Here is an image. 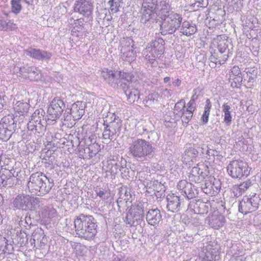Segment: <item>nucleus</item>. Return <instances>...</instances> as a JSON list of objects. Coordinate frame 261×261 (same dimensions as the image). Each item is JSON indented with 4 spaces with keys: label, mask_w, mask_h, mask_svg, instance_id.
Returning <instances> with one entry per match:
<instances>
[{
    "label": "nucleus",
    "mask_w": 261,
    "mask_h": 261,
    "mask_svg": "<svg viewBox=\"0 0 261 261\" xmlns=\"http://www.w3.org/2000/svg\"><path fill=\"white\" fill-rule=\"evenodd\" d=\"M74 224L76 234L85 240L93 239L97 232L96 221L91 215H80L74 219Z\"/></svg>",
    "instance_id": "f257e3e1"
},
{
    "label": "nucleus",
    "mask_w": 261,
    "mask_h": 261,
    "mask_svg": "<svg viewBox=\"0 0 261 261\" xmlns=\"http://www.w3.org/2000/svg\"><path fill=\"white\" fill-rule=\"evenodd\" d=\"M154 149L150 142L143 139L134 138L129 143V154L137 161H144L151 159Z\"/></svg>",
    "instance_id": "f03ea898"
},
{
    "label": "nucleus",
    "mask_w": 261,
    "mask_h": 261,
    "mask_svg": "<svg viewBox=\"0 0 261 261\" xmlns=\"http://www.w3.org/2000/svg\"><path fill=\"white\" fill-rule=\"evenodd\" d=\"M45 201L41 198H34V210H35L34 219L38 223L46 225L49 223L51 219L56 216L57 212L52 207L45 206Z\"/></svg>",
    "instance_id": "7ed1b4c3"
},
{
    "label": "nucleus",
    "mask_w": 261,
    "mask_h": 261,
    "mask_svg": "<svg viewBox=\"0 0 261 261\" xmlns=\"http://www.w3.org/2000/svg\"><path fill=\"white\" fill-rule=\"evenodd\" d=\"M164 43V40L161 37H157L148 43L142 51V55L146 60L150 64H153L163 54Z\"/></svg>",
    "instance_id": "20e7f679"
},
{
    "label": "nucleus",
    "mask_w": 261,
    "mask_h": 261,
    "mask_svg": "<svg viewBox=\"0 0 261 261\" xmlns=\"http://www.w3.org/2000/svg\"><path fill=\"white\" fill-rule=\"evenodd\" d=\"M164 18L160 24L161 33L163 35L173 34L179 28L182 20L180 14L174 12Z\"/></svg>",
    "instance_id": "39448f33"
},
{
    "label": "nucleus",
    "mask_w": 261,
    "mask_h": 261,
    "mask_svg": "<svg viewBox=\"0 0 261 261\" xmlns=\"http://www.w3.org/2000/svg\"><path fill=\"white\" fill-rule=\"evenodd\" d=\"M261 203V194L251 193L243 197L239 204L240 213L247 214L256 211Z\"/></svg>",
    "instance_id": "423d86ee"
},
{
    "label": "nucleus",
    "mask_w": 261,
    "mask_h": 261,
    "mask_svg": "<svg viewBox=\"0 0 261 261\" xmlns=\"http://www.w3.org/2000/svg\"><path fill=\"white\" fill-rule=\"evenodd\" d=\"M228 174L233 178H241L247 176L249 172L247 163L242 160H232L227 167Z\"/></svg>",
    "instance_id": "0eeeda50"
},
{
    "label": "nucleus",
    "mask_w": 261,
    "mask_h": 261,
    "mask_svg": "<svg viewBox=\"0 0 261 261\" xmlns=\"http://www.w3.org/2000/svg\"><path fill=\"white\" fill-rule=\"evenodd\" d=\"M85 105L82 101H77L73 103L70 109H66L64 114L65 122L80 119L85 113Z\"/></svg>",
    "instance_id": "6e6552de"
},
{
    "label": "nucleus",
    "mask_w": 261,
    "mask_h": 261,
    "mask_svg": "<svg viewBox=\"0 0 261 261\" xmlns=\"http://www.w3.org/2000/svg\"><path fill=\"white\" fill-rule=\"evenodd\" d=\"M219 246L214 242H210L203 247L202 251L199 254V259L200 261H215L218 260Z\"/></svg>",
    "instance_id": "1a4fd4ad"
},
{
    "label": "nucleus",
    "mask_w": 261,
    "mask_h": 261,
    "mask_svg": "<svg viewBox=\"0 0 261 261\" xmlns=\"http://www.w3.org/2000/svg\"><path fill=\"white\" fill-rule=\"evenodd\" d=\"M48 180L42 173L34 174V193L37 196H42L48 193L51 188L47 186Z\"/></svg>",
    "instance_id": "9d476101"
},
{
    "label": "nucleus",
    "mask_w": 261,
    "mask_h": 261,
    "mask_svg": "<svg viewBox=\"0 0 261 261\" xmlns=\"http://www.w3.org/2000/svg\"><path fill=\"white\" fill-rule=\"evenodd\" d=\"M65 108V105L62 99L58 97L54 98L48 108V119L55 121L59 118Z\"/></svg>",
    "instance_id": "9b49d317"
},
{
    "label": "nucleus",
    "mask_w": 261,
    "mask_h": 261,
    "mask_svg": "<svg viewBox=\"0 0 261 261\" xmlns=\"http://www.w3.org/2000/svg\"><path fill=\"white\" fill-rule=\"evenodd\" d=\"M209 173L208 167L206 165L198 164L197 166L192 168L189 178L191 181L200 183L208 177Z\"/></svg>",
    "instance_id": "f8f14e48"
},
{
    "label": "nucleus",
    "mask_w": 261,
    "mask_h": 261,
    "mask_svg": "<svg viewBox=\"0 0 261 261\" xmlns=\"http://www.w3.org/2000/svg\"><path fill=\"white\" fill-rule=\"evenodd\" d=\"M119 70L103 68L101 71L100 75L103 81L114 88H117L120 85Z\"/></svg>",
    "instance_id": "ddd939ff"
},
{
    "label": "nucleus",
    "mask_w": 261,
    "mask_h": 261,
    "mask_svg": "<svg viewBox=\"0 0 261 261\" xmlns=\"http://www.w3.org/2000/svg\"><path fill=\"white\" fill-rule=\"evenodd\" d=\"M94 9L92 0H76L74 4V12H77L85 17H89Z\"/></svg>",
    "instance_id": "4468645a"
},
{
    "label": "nucleus",
    "mask_w": 261,
    "mask_h": 261,
    "mask_svg": "<svg viewBox=\"0 0 261 261\" xmlns=\"http://www.w3.org/2000/svg\"><path fill=\"white\" fill-rule=\"evenodd\" d=\"M221 182L218 179H216L213 176L207 177V179L205 180V183L201 187L202 191L207 195L213 196L217 194L221 189Z\"/></svg>",
    "instance_id": "2eb2a0df"
},
{
    "label": "nucleus",
    "mask_w": 261,
    "mask_h": 261,
    "mask_svg": "<svg viewBox=\"0 0 261 261\" xmlns=\"http://www.w3.org/2000/svg\"><path fill=\"white\" fill-rule=\"evenodd\" d=\"M121 126L120 120L115 118L114 121L110 122L109 124H107L103 133V137L105 139H113L116 136H118Z\"/></svg>",
    "instance_id": "dca6fc26"
},
{
    "label": "nucleus",
    "mask_w": 261,
    "mask_h": 261,
    "mask_svg": "<svg viewBox=\"0 0 261 261\" xmlns=\"http://www.w3.org/2000/svg\"><path fill=\"white\" fill-rule=\"evenodd\" d=\"M177 189L188 199H192L198 195V191L191 183L186 180L179 181L177 186Z\"/></svg>",
    "instance_id": "f3484780"
},
{
    "label": "nucleus",
    "mask_w": 261,
    "mask_h": 261,
    "mask_svg": "<svg viewBox=\"0 0 261 261\" xmlns=\"http://www.w3.org/2000/svg\"><path fill=\"white\" fill-rule=\"evenodd\" d=\"M15 207L19 210H30L32 207L33 202L32 195L29 194L18 195L13 201Z\"/></svg>",
    "instance_id": "a211bd4d"
},
{
    "label": "nucleus",
    "mask_w": 261,
    "mask_h": 261,
    "mask_svg": "<svg viewBox=\"0 0 261 261\" xmlns=\"http://www.w3.org/2000/svg\"><path fill=\"white\" fill-rule=\"evenodd\" d=\"M208 209V204L200 200L190 201L188 207L189 212L200 215L207 213Z\"/></svg>",
    "instance_id": "6ab92c4d"
},
{
    "label": "nucleus",
    "mask_w": 261,
    "mask_h": 261,
    "mask_svg": "<svg viewBox=\"0 0 261 261\" xmlns=\"http://www.w3.org/2000/svg\"><path fill=\"white\" fill-rule=\"evenodd\" d=\"M72 27L71 33L73 35L76 37H82L88 33V24L83 18L74 20Z\"/></svg>",
    "instance_id": "aec40b11"
},
{
    "label": "nucleus",
    "mask_w": 261,
    "mask_h": 261,
    "mask_svg": "<svg viewBox=\"0 0 261 261\" xmlns=\"http://www.w3.org/2000/svg\"><path fill=\"white\" fill-rule=\"evenodd\" d=\"M166 199L167 201L166 208L168 211L177 213L180 211L181 203L178 196L174 193L169 194Z\"/></svg>",
    "instance_id": "412c9836"
},
{
    "label": "nucleus",
    "mask_w": 261,
    "mask_h": 261,
    "mask_svg": "<svg viewBox=\"0 0 261 261\" xmlns=\"http://www.w3.org/2000/svg\"><path fill=\"white\" fill-rule=\"evenodd\" d=\"M207 221L211 227L219 229L224 225L226 220L224 216L220 214L218 211H215L207 218Z\"/></svg>",
    "instance_id": "4be33fe9"
},
{
    "label": "nucleus",
    "mask_w": 261,
    "mask_h": 261,
    "mask_svg": "<svg viewBox=\"0 0 261 261\" xmlns=\"http://www.w3.org/2000/svg\"><path fill=\"white\" fill-rule=\"evenodd\" d=\"M146 220L151 225L154 226L159 224L162 220L160 211L157 208L149 210L146 214Z\"/></svg>",
    "instance_id": "5701e85b"
},
{
    "label": "nucleus",
    "mask_w": 261,
    "mask_h": 261,
    "mask_svg": "<svg viewBox=\"0 0 261 261\" xmlns=\"http://www.w3.org/2000/svg\"><path fill=\"white\" fill-rule=\"evenodd\" d=\"M156 20V15L154 10L142 9V15L141 18L142 23L149 27L151 23H154Z\"/></svg>",
    "instance_id": "b1692460"
},
{
    "label": "nucleus",
    "mask_w": 261,
    "mask_h": 261,
    "mask_svg": "<svg viewBox=\"0 0 261 261\" xmlns=\"http://www.w3.org/2000/svg\"><path fill=\"white\" fill-rule=\"evenodd\" d=\"M171 3L169 0L161 1L158 3L155 11L161 15L162 19L169 15V12L172 10Z\"/></svg>",
    "instance_id": "393cba45"
},
{
    "label": "nucleus",
    "mask_w": 261,
    "mask_h": 261,
    "mask_svg": "<svg viewBox=\"0 0 261 261\" xmlns=\"http://www.w3.org/2000/svg\"><path fill=\"white\" fill-rule=\"evenodd\" d=\"M144 203L139 202L129 211L137 220V224H140L144 217Z\"/></svg>",
    "instance_id": "a878e982"
},
{
    "label": "nucleus",
    "mask_w": 261,
    "mask_h": 261,
    "mask_svg": "<svg viewBox=\"0 0 261 261\" xmlns=\"http://www.w3.org/2000/svg\"><path fill=\"white\" fill-rule=\"evenodd\" d=\"M199 151L194 147H190L187 149L182 156L183 162L186 164H190L196 160Z\"/></svg>",
    "instance_id": "bb28decb"
},
{
    "label": "nucleus",
    "mask_w": 261,
    "mask_h": 261,
    "mask_svg": "<svg viewBox=\"0 0 261 261\" xmlns=\"http://www.w3.org/2000/svg\"><path fill=\"white\" fill-rule=\"evenodd\" d=\"M196 31V26L192 22L185 21L182 23L180 32L182 34L190 36L195 34Z\"/></svg>",
    "instance_id": "cd10ccee"
},
{
    "label": "nucleus",
    "mask_w": 261,
    "mask_h": 261,
    "mask_svg": "<svg viewBox=\"0 0 261 261\" xmlns=\"http://www.w3.org/2000/svg\"><path fill=\"white\" fill-rule=\"evenodd\" d=\"M123 91L130 102L133 103L139 99L140 92L137 89L129 86L126 89L124 87Z\"/></svg>",
    "instance_id": "c85d7f7f"
},
{
    "label": "nucleus",
    "mask_w": 261,
    "mask_h": 261,
    "mask_svg": "<svg viewBox=\"0 0 261 261\" xmlns=\"http://www.w3.org/2000/svg\"><path fill=\"white\" fill-rule=\"evenodd\" d=\"M243 25L253 30L258 24L257 18L251 14H247L241 18Z\"/></svg>",
    "instance_id": "c756f323"
},
{
    "label": "nucleus",
    "mask_w": 261,
    "mask_h": 261,
    "mask_svg": "<svg viewBox=\"0 0 261 261\" xmlns=\"http://www.w3.org/2000/svg\"><path fill=\"white\" fill-rule=\"evenodd\" d=\"M0 124L4 127L9 128V130L15 132L16 128V123L14 120L13 116L8 115L4 117L0 121Z\"/></svg>",
    "instance_id": "7c9ffc66"
},
{
    "label": "nucleus",
    "mask_w": 261,
    "mask_h": 261,
    "mask_svg": "<svg viewBox=\"0 0 261 261\" xmlns=\"http://www.w3.org/2000/svg\"><path fill=\"white\" fill-rule=\"evenodd\" d=\"M222 112L224 113V122L229 126L232 122V117L231 114L232 109L228 103H224L222 106Z\"/></svg>",
    "instance_id": "2f4dec72"
},
{
    "label": "nucleus",
    "mask_w": 261,
    "mask_h": 261,
    "mask_svg": "<svg viewBox=\"0 0 261 261\" xmlns=\"http://www.w3.org/2000/svg\"><path fill=\"white\" fill-rule=\"evenodd\" d=\"M212 106V105L210 99L207 98L206 99L205 105L204 107V111L200 118L201 121L204 125L206 124L208 122L209 116L210 114Z\"/></svg>",
    "instance_id": "473e14b6"
},
{
    "label": "nucleus",
    "mask_w": 261,
    "mask_h": 261,
    "mask_svg": "<svg viewBox=\"0 0 261 261\" xmlns=\"http://www.w3.org/2000/svg\"><path fill=\"white\" fill-rule=\"evenodd\" d=\"M94 191L97 196L99 197L102 200L105 201L111 196L110 191L108 188L96 187Z\"/></svg>",
    "instance_id": "72a5a7b5"
},
{
    "label": "nucleus",
    "mask_w": 261,
    "mask_h": 261,
    "mask_svg": "<svg viewBox=\"0 0 261 261\" xmlns=\"http://www.w3.org/2000/svg\"><path fill=\"white\" fill-rule=\"evenodd\" d=\"M120 73L119 75L120 84L122 86L121 83L123 82L125 85L132 83L134 80L135 76L133 73L129 72H125L122 70H120Z\"/></svg>",
    "instance_id": "f704fd0d"
},
{
    "label": "nucleus",
    "mask_w": 261,
    "mask_h": 261,
    "mask_svg": "<svg viewBox=\"0 0 261 261\" xmlns=\"http://www.w3.org/2000/svg\"><path fill=\"white\" fill-rule=\"evenodd\" d=\"M120 51L122 54V57L123 60L130 63L136 59V54L133 49L121 48Z\"/></svg>",
    "instance_id": "c9c22d12"
},
{
    "label": "nucleus",
    "mask_w": 261,
    "mask_h": 261,
    "mask_svg": "<svg viewBox=\"0 0 261 261\" xmlns=\"http://www.w3.org/2000/svg\"><path fill=\"white\" fill-rule=\"evenodd\" d=\"M44 130L45 127L42 124L39 123V125H34V131H35V132H34V134L37 137L36 142L37 145L41 144L42 141V137Z\"/></svg>",
    "instance_id": "e433bc0d"
},
{
    "label": "nucleus",
    "mask_w": 261,
    "mask_h": 261,
    "mask_svg": "<svg viewBox=\"0 0 261 261\" xmlns=\"http://www.w3.org/2000/svg\"><path fill=\"white\" fill-rule=\"evenodd\" d=\"M51 54L45 50L34 49V58L38 60H47L50 58Z\"/></svg>",
    "instance_id": "4c0bfd02"
},
{
    "label": "nucleus",
    "mask_w": 261,
    "mask_h": 261,
    "mask_svg": "<svg viewBox=\"0 0 261 261\" xmlns=\"http://www.w3.org/2000/svg\"><path fill=\"white\" fill-rule=\"evenodd\" d=\"M229 42L227 40H222L219 41L218 44V49L220 55H226L229 57V49H228V45Z\"/></svg>",
    "instance_id": "58836bf2"
},
{
    "label": "nucleus",
    "mask_w": 261,
    "mask_h": 261,
    "mask_svg": "<svg viewBox=\"0 0 261 261\" xmlns=\"http://www.w3.org/2000/svg\"><path fill=\"white\" fill-rule=\"evenodd\" d=\"M193 113L194 111L186 109L178 116L180 117L183 125H187L193 117Z\"/></svg>",
    "instance_id": "ea45409f"
},
{
    "label": "nucleus",
    "mask_w": 261,
    "mask_h": 261,
    "mask_svg": "<svg viewBox=\"0 0 261 261\" xmlns=\"http://www.w3.org/2000/svg\"><path fill=\"white\" fill-rule=\"evenodd\" d=\"M257 70L254 68H247L246 69V73L248 79V85L251 87L253 85V83L257 75Z\"/></svg>",
    "instance_id": "a19ab883"
},
{
    "label": "nucleus",
    "mask_w": 261,
    "mask_h": 261,
    "mask_svg": "<svg viewBox=\"0 0 261 261\" xmlns=\"http://www.w3.org/2000/svg\"><path fill=\"white\" fill-rule=\"evenodd\" d=\"M12 133L13 132L9 130V128L0 124V140L3 141H8L11 137Z\"/></svg>",
    "instance_id": "79ce46f5"
},
{
    "label": "nucleus",
    "mask_w": 261,
    "mask_h": 261,
    "mask_svg": "<svg viewBox=\"0 0 261 261\" xmlns=\"http://www.w3.org/2000/svg\"><path fill=\"white\" fill-rule=\"evenodd\" d=\"M121 2L122 0H110L108 2V5L110 6V12L112 14L118 12Z\"/></svg>",
    "instance_id": "37998d69"
},
{
    "label": "nucleus",
    "mask_w": 261,
    "mask_h": 261,
    "mask_svg": "<svg viewBox=\"0 0 261 261\" xmlns=\"http://www.w3.org/2000/svg\"><path fill=\"white\" fill-rule=\"evenodd\" d=\"M186 102L185 100L181 99L178 101L174 106V113L179 116L186 109Z\"/></svg>",
    "instance_id": "c03bdc74"
},
{
    "label": "nucleus",
    "mask_w": 261,
    "mask_h": 261,
    "mask_svg": "<svg viewBox=\"0 0 261 261\" xmlns=\"http://www.w3.org/2000/svg\"><path fill=\"white\" fill-rule=\"evenodd\" d=\"M158 4V0H143L142 3V9L155 11Z\"/></svg>",
    "instance_id": "a18cd8bd"
},
{
    "label": "nucleus",
    "mask_w": 261,
    "mask_h": 261,
    "mask_svg": "<svg viewBox=\"0 0 261 261\" xmlns=\"http://www.w3.org/2000/svg\"><path fill=\"white\" fill-rule=\"evenodd\" d=\"M44 110L42 109H37L34 112V122L35 124L34 125H39V123H41V120H43L44 118Z\"/></svg>",
    "instance_id": "49530a36"
},
{
    "label": "nucleus",
    "mask_w": 261,
    "mask_h": 261,
    "mask_svg": "<svg viewBox=\"0 0 261 261\" xmlns=\"http://www.w3.org/2000/svg\"><path fill=\"white\" fill-rule=\"evenodd\" d=\"M15 28V24L10 20H0V31L11 30Z\"/></svg>",
    "instance_id": "de8ad7c7"
},
{
    "label": "nucleus",
    "mask_w": 261,
    "mask_h": 261,
    "mask_svg": "<svg viewBox=\"0 0 261 261\" xmlns=\"http://www.w3.org/2000/svg\"><path fill=\"white\" fill-rule=\"evenodd\" d=\"M121 48H125L126 49H133L134 45V41L129 37L123 38L120 41Z\"/></svg>",
    "instance_id": "09e8293b"
},
{
    "label": "nucleus",
    "mask_w": 261,
    "mask_h": 261,
    "mask_svg": "<svg viewBox=\"0 0 261 261\" xmlns=\"http://www.w3.org/2000/svg\"><path fill=\"white\" fill-rule=\"evenodd\" d=\"M229 7H232L233 10L239 11L241 10L242 3L241 0H226Z\"/></svg>",
    "instance_id": "8fccbe9b"
},
{
    "label": "nucleus",
    "mask_w": 261,
    "mask_h": 261,
    "mask_svg": "<svg viewBox=\"0 0 261 261\" xmlns=\"http://www.w3.org/2000/svg\"><path fill=\"white\" fill-rule=\"evenodd\" d=\"M159 97L160 95L158 93L154 92L149 94L147 97H146L144 100L146 101L147 104L151 105L152 103H156L158 101V98Z\"/></svg>",
    "instance_id": "3c124183"
},
{
    "label": "nucleus",
    "mask_w": 261,
    "mask_h": 261,
    "mask_svg": "<svg viewBox=\"0 0 261 261\" xmlns=\"http://www.w3.org/2000/svg\"><path fill=\"white\" fill-rule=\"evenodd\" d=\"M136 218L134 217V215L129 212L127 213V215L125 218L124 221L126 224L129 225L130 226H136L139 224H137V220H136Z\"/></svg>",
    "instance_id": "603ef678"
},
{
    "label": "nucleus",
    "mask_w": 261,
    "mask_h": 261,
    "mask_svg": "<svg viewBox=\"0 0 261 261\" xmlns=\"http://www.w3.org/2000/svg\"><path fill=\"white\" fill-rule=\"evenodd\" d=\"M228 56L225 55H223L222 59L217 58L216 53H214V54L212 55L210 57V61L215 64L219 63L220 65H222L224 64L225 61L227 60Z\"/></svg>",
    "instance_id": "864d4df0"
},
{
    "label": "nucleus",
    "mask_w": 261,
    "mask_h": 261,
    "mask_svg": "<svg viewBox=\"0 0 261 261\" xmlns=\"http://www.w3.org/2000/svg\"><path fill=\"white\" fill-rule=\"evenodd\" d=\"M20 2V0H12L11 1L12 12L15 14L18 13L21 9Z\"/></svg>",
    "instance_id": "5fc2aeb1"
},
{
    "label": "nucleus",
    "mask_w": 261,
    "mask_h": 261,
    "mask_svg": "<svg viewBox=\"0 0 261 261\" xmlns=\"http://www.w3.org/2000/svg\"><path fill=\"white\" fill-rule=\"evenodd\" d=\"M121 168H123L122 166H120V163L116 162L114 164H111V167L110 168L109 171L111 174H116L119 171H121Z\"/></svg>",
    "instance_id": "6e6d98bb"
},
{
    "label": "nucleus",
    "mask_w": 261,
    "mask_h": 261,
    "mask_svg": "<svg viewBox=\"0 0 261 261\" xmlns=\"http://www.w3.org/2000/svg\"><path fill=\"white\" fill-rule=\"evenodd\" d=\"M119 194L120 199L126 201L129 200L128 196H129V193L127 191L125 188H121L119 191Z\"/></svg>",
    "instance_id": "4d7b16f0"
},
{
    "label": "nucleus",
    "mask_w": 261,
    "mask_h": 261,
    "mask_svg": "<svg viewBox=\"0 0 261 261\" xmlns=\"http://www.w3.org/2000/svg\"><path fill=\"white\" fill-rule=\"evenodd\" d=\"M99 146L97 143H94L92 144L89 145L88 149L89 150V152L91 153V156L96 154V153L99 151Z\"/></svg>",
    "instance_id": "13d9d810"
},
{
    "label": "nucleus",
    "mask_w": 261,
    "mask_h": 261,
    "mask_svg": "<svg viewBox=\"0 0 261 261\" xmlns=\"http://www.w3.org/2000/svg\"><path fill=\"white\" fill-rule=\"evenodd\" d=\"M232 192L233 196L236 197H239L243 193L239 185H234L232 187Z\"/></svg>",
    "instance_id": "bf43d9fd"
},
{
    "label": "nucleus",
    "mask_w": 261,
    "mask_h": 261,
    "mask_svg": "<svg viewBox=\"0 0 261 261\" xmlns=\"http://www.w3.org/2000/svg\"><path fill=\"white\" fill-rule=\"evenodd\" d=\"M193 94L191 96V99L194 100L195 102L198 98L201 96V89L199 88L194 89L193 90Z\"/></svg>",
    "instance_id": "052dcab7"
},
{
    "label": "nucleus",
    "mask_w": 261,
    "mask_h": 261,
    "mask_svg": "<svg viewBox=\"0 0 261 261\" xmlns=\"http://www.w3.org/2000/svg\"><path fill=\"white\" fill-rule=\"evenodd\" d=\"M251 185V182L250 180H247L243 183L240 184L239 186L240 187L243 193L246 191Z\"/></svg>",
    "instance_id": "680f3d73"
},
{
    "label": "nucleus",
    "mask_w": 261,
    "mask_h": 261,
    "mask_svg": "<svg viewBox=\"0 0 261 261\" xmlns=\"http://www.w3.org/2000/svg\"><path fill=\"white\" fill-rule=\"evenodd\" d=\"M231 73L232 74L231 75V77L232 78L233 76H236L238 75H241V71L240 70V68L237 66H234L231 68Z\"/></svg>",
    "instance_id": "e2e57ef3"
},
{
    "label": "nucleus",
    "mask_w": 261,
    "mask_h": 261,
    "mask_svg": "<svg viewBox=\"0 0 261 261\" xmlns=\"http://www.w3.org/2000/svg\"><path fill=\"white\" fill-rule=\"evenodd\" d=\"M186 109L194 112L196 109V102L191 99L187 103V108Z\"/></svg>",
    "instance_id": "0e129e2a"
},
{
    "label": "nucleus",
    "mask_w": 261,
    "mask_h": 261,
    "mask_svg": "<svg viewBox=\"0 0 261 261\" xmlns=\"http://www.w3.org/2000/svg\"><path fill=\"white\" fill-rule=\"evenodd\" d=\"M233 82L236 84V87L240 86L241 85V83L243 81V77L242 76V75L234 76V78L233 79Z\"/></svg>",
    "instance_id": "69168bd1"
},
{
    "label": "nucleus",
    "mask_w": 261,
    "mask_h": 261,
    "mask_svg": "<svg viewBox=\"0 0 261 261\" xmlns=\"http://www.w3.org/2000/svg\"><path fill=\"white\" fill-rule=\"evenodd\" d=\"M200 146L201 147H199V151H198L199 152H200L203 155H205L208 147L204 144H202Z\"/></svg>",
    "instance_id": "338daca9"
},
{
    "label": "nucleus",
    "mask_w": 261,
    "mask_h": 261,
    "mask_svg": "<svg viewBox=\"0 0 261 261\" xmlns=\"http://www.w3.org/2000/svg\"><path fill=\"white\" fill-rule=\"evenodd\" d=\"M215 152V151L214 150L210 149L209 147H208L205 153V155H206L205 157L207 158V156H214Z\"/></svg>",
    "instance_id": "774afa93"
}]
</instances>
